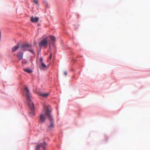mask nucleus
Masks as SVG:
<instances>
[{"instance_id":"obj_1","label":"nucleus","mask_w":150,"mask_h":150,"mask_svg":"<svg viewBox=\"0 0 150 150\" xmlns=\"http://www.w3.org/2000/svg\"><path fill=\"white\" fill-rule=\"evenodd\" d=\"M25 91L26 95L29 106L31 110H33L34 109V104L31 100L32 97L27 87H25Z\"/></svg>"},{"instance_id":"obj_2","label":"nucleus","mask_w":150,"mask_h":150,"mask_svg":"<svg viewBox=\"0 0 150 150\" xmlns=\"http://www.w3.org/2000/svg\"><path fill=\"white\" fill-rule=\"evenodd\" d=\"M51 113L52 110L50 106H47L46 109L45 110V114L50 120H52V118H53Z\"/></svg>"},{"instance_id":"obj_3","label":"nucleus","mask_w":150,"mask_h":150,"mask_svg":"<svg viewBox=\"0 0 150 150\" xmlns=\"http://www.w3.org/2000/svg\"><path fill=\"white\" fill-rule=\"evenodd\" d=\"M31 45L29 44H23L21 45V50L22 51L28 50L29 48L31 47Z\"/></svg>"},{"instance_id":"obj_4","label":"nucleus","mask_w":150,"mask_h":150,"mask_svg":"<svg viewBox=\"0 0 150 150\" xmlns=\"http://www.w3.org/2000/svg\"><path fill=\"white\" fill-rule=\"evenodd\" d=\"M48 43L46 38H43L40 43L39 46L41 47H47Z\"/></svg>"},{"instance_id":"obj_5","label":"nucleus","mask_w":150,"mask_h":150,"mask_svg":"<svg viewBox=\"0 0 150 150\" xmlns=\"http://www.w3.org/2000/svg\"><path fill=\"white\" fill-rule=\"evenodd\" d=\"M45 115L43 113H41L40 115V122L41 123H43L45 122Z\"/></svg>"},{"instance_id":"obj_6","label":"nucleus","mask_w":150,"mask_h":150,"mask_svg":"<svg viewBox=\"0 0 150 150\" xmlns=\"http://www.w3.org/2000/svg\"><path fill=\"white\" fill-rule=\"evenodd\" d=\"M45 142H44L43 143H41L37 145L36 148V150H38L40 147H42L43 149L45 150Z\"/></svg>"},{"instance_id":"obj_7","label":"nucleus","mask_w":150,"mask_h":150,"mask_svg":"<svg viewBox=\"0 0 150 150\" xmlns=\"http://www.w3.org/2000/svg\"><path fill=\"white\" fill-rule=\"evenodd\" d=\"M20 44L18 43L17 44L12 47L11 48L12 51V52H14V51L17 50L20 47Z\"/></svg>"},{"instance_id":"obj_8","label":"nucleus","mask_w":150,"mask_h":150,"mask_svg":"<svg viewBox=\"0 0 150 150\" xmlns=\"http://www.w3.org/2000/svg\"><path fill=\"white\" fill-rule=\"evenodd\" d=\"M38 20L39 18L38 17H36L34 18L32 16L31 18V20L33 23H37L38 21Z\"/></svg>"},{"instance_id":"obj_9","label":"nucleus","mask_w":150,"mask_h":150,"mask_svg":"<svg viewBox=\"0 0 150 150\" xmlns=\"http://www.w3.org/2000/svg\"><path fill=\"white\" fill-rule=\"evenodd\" d=\"M39 94V96L45 98L47 97L49 95V93H40Z\"/></svg>"},{"instance_id":"obj_10","label":"nucleus","mask_w":150,"mask_h":150,"mask_svg":"<svg viewBox=\"0 0 150 150\" xmlns=\"http://www.w3.org/2000/svg\"><path fill=\"white\" fill-rule=\"evenodd\" d=\"M30 110L31 111V112H30L29 113V115L30 116H34L35 115V113L34 112V109L33 110H31L29 107Z\"/></svg>"},{"instance_id":"obj_11","label":"nucleus","mask_w":150,"mask_h":150,"mask_svg":"<svg viewBox=\"0 0 150 150\" xmlns=\"http://www.w3.org/2000/svg\"><path fill=\"white\" fill-rule=\"evenodd\" d=\"M46 65L43 62L41 63V64L39 66L40 68V69H43L44 68H46Z\"/></svg>"},{"instance_id":"obj_12","label":"nucleus","mask_w":150,"mask_h":150,"mask_svg":"<svg viewBox=\"0 0 150 150\" xmlns=\"http://www.w3.org/2000/svg\"><path fill=\"white\" fill-rule=\"evenodd\" d=\"M50 125L49 126V127L50 128H52L54 127V124H53V119L52 118V120H50Z\"/></svg>"},{"instance_id":"obj_13","label":"nucleus","mask_w":150,"mask_h":150,"mask_svg":"<svg viewBox=\"0 0 150 150\" xmlns=\"http://www.w3.org/2000/svg\"><path fill=\"white\" fill-rule=\"evenodd\" d=\"M50 38L51 41L54 43L56 41V39L55 37L53 36H50Z\"/></svg>"},{"instance_id":"obj_14","label":"nucleus","mask_w":150,"mask_h":150,"mask_svg":"<svg viewBox=\"0 0 150 150\" xmlns=\"http://www.w3.org/2000/svg\"><path fill=\"white\" fill-rule=\"evenodd\" d=\"M24 70L26 72H27L28 73H30L32 72V71L30 69H24Z\"/></svg>"},{"instance_id":"obj_15","label":"nucleus","mask_w":150,"mask_h":150,"mask_svg":"<svg viewBox=\"0 0 150 150\" xmlns=\"http://www.w3.org/2000/svg\"><path fill=\"white\" fill-rule=\"evenodd\" d=\"M23 52L22 51H21L20 52H18V56H23Z\"/></svg>"},{"instance_id":"obj_16","label":"nucleus","mask_w":150,"mask_h":150,"mask_svg":"<svg viewBox=\"0 0 150 150\" xmlns=\"http://www.w3.org/2000/svg\"><path fill=\"white\" fill-rule=\"evenodd\" d=\"M28 50L30 52L34 54V52L32 49H30V48H28Z\"/></svg>"},{"instance_id":"obj_17","label":"nucleus","mask_w":150,"mask_h":150,"mask_svg":"<svg viewBox=\"0 0 150 150\" xmlns=\"http://www.w3.org/2000/svg\"><path fill=\"white\" fill-rule=\"evenodd\" d=\"M34 2L37 5H38V1L37 0H34Z\"/></svg>"},{"instance_id":"obj_18","label":"nucleus","mask_w":150,"mask_h":150,"mask_svg":"<svg viewBox=\"0 0 150 150\" xmlns=\"http://www.w3.org/2000/svg\"><path fill=\"white\" fill-rule=\"evenodd\" d=\"M64 74L65 76H66L67 75V72L66 71H65L64 72Z\"/></svg>"},{"instance_id":"obj_19","label":"nucleus","mask_w":150,"mask_h":150,"mask_svg":"<svg viewBox=\"0 0 150 150\" xmlns=\"http://www.w3.org/2000/svg\"><path fill=\"white\" fill-rule=\"evenodd\" d=\"M43 59L42 58H40V61L42 63V62Z\"/></svg>"},{"instance_id":"obj_20","label":"nucleus","mask_w":150,"mask_h":150,"mask_svg":"<svg viewBox=\"0 0 150 150\" xmlns=\"http://www.w3.org/2000/svg\"><path fill=\"white\" fill-rule=\"evenodd\" d=\"M52 53H51L50 54V56H52Z\"/></svg>"},{"instance_id":"obj_21","label":"nucleus","mask_w":150,"mask_h":150,"mask_svg":"<svg viewBox=\"0 0 150 150\" xmlns=\"http://www.w3.org/2000/svg\"><path fill=\"white\" fill-rule=\"evenodd\" d=\"M21 57L20 59H23V57Z\"/></svg>"},{"instance_id":"obj_22","label":"nucleus","mask_w":150,"mask_h":150,"mask_svg":"<svg viewBox=\"0 0 150 150\" xmlns=\"http://www.w3.org/2000/svg\"><path fill=\"white\" fill-rule=\"evenodd\" d=\"M49 43L50 44L49 47H50V43Z\"/></svg>"},{"instance_id":"obj_23","label":"nucleus","mask_w":150,"mask_h":150,"mask_svg":"<svg viewBox=\"0 0 150 150\" xmlns=\"http://www.w3.org/2000/svg\"><path fill=\"white\" fill-rule=\"evenodd\" d=\"M50 59H51V57H50Z\"/></svg>"}]
</instances>
